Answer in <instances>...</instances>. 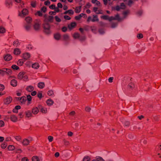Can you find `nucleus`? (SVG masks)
Returning <instances> with one entry per match:
<instances>
[{
	"mask_svg": "<svg viewBox=\"0 0 161 161\" xmlns=\"http://www.w3.org/2000/svg\"><path fill=\"white\" fill-rule=\"evenodd\" d=\"M73 37L75 39L79 37V35L78 33H75L73 34Z\"/></svg>",
	"mask_w": 161,
	"mask_h": 161,
	"instance_id": "obj_47",
	"label": "nucleus"
},
{
	"mask_svg": "<svg viewBox=\"0 0 161 161\" xmlns=\"http://www.w3.org/2000/svg\"><path fill=\"white\" fill-rule=\"evenodd\" d=\"M25 89L28 92H31L34 90V88L33 86L31 85H29L26 86Z\"/></svg>",
	"mask_w": 161,
	"mask_h": 161,
	"instance_id": "obj_9",
	"label": "nucleus"
},
{
	"mask_svg": "<svg viewBox=\"0 0 161 161\" xmlns=\"http://www.w3.org/2000/svg\"><path fill=\"white\" fill-rule=\"evenodd\" d=\"M25 20L28 23H30L31 22L32 19L30 17H27L25 18Z\"/></svg>",
	"mask_w": 161,
	"mask_h": 161,
	"instance_id": "obj_35",
	"label": "nucleus"
},
{
	"mask_svg": "<svg viewBox=\"0 0 161 161\" xmlns=\"http://www.w3.org/2000/svg\"><path fill=\"white\" fill-rule=\"evenodd\" d=\"M53 103L54 102L51 99H48L46 101V103L48 106H51L52 105Z\"/></svg>",
	"mask_w": 161,
	"mask_h": 161,
	"instance_id": "obj_21",
	"label": "nucleus"
},
{
	"mask_svg": "<svg viewBox=\"0 0 161 161\" xmlns=\"http://www.w3.org/2000/svg\"><path fill=\"white\" fill-rule=\"evenodd\" d=\"M5 74L4 69V68L2 69H0V74L2 75H4Z\"/></svg>",
	"mask_w": 161,
	"mask_h": 161,
	"instance_id": "obj_48",
	"label": "nucleus"
},
{
	"mask_svg": "<svg viewBox=\"0 0 161 161\" xmlns=\"http://www.w3.org/2000/svg\"><path fill=\"white\" fill-rule=\"evenodd\" d=\"M7 146V144L6 143L4 142L2 143L1 146V147L3 149H5Z\"/></svg>",
	"mask_w": 161,
	"mask_h": 161,
	"instance_id": "obj_39",
	"label": "nucleus"
},
{
	"mask_svg": "<svg viewBox=\"0 0 161 161\" xmlns=\"http://www.w3.org/2000/svg\"><path fill=\"white\" fill-rule=\"evenodd\" d=\"M5 4L7 7H10L12 5V3L11 0H6L5 1Z\"/></svg>",
	"mask_w": 161,
	"mask_h": 161,
	"instance_id": "obj_25",
	"label": "nucleus"
},
{
	"mask_svg": "<svg viewBox=\"0 0 161 161\" xmlns=\"http://www.w3.org/2000/svg\"><path fill=\"white\" fill-rule=\"evenodd\" d=\"M24 61L23 59H19L17 62V64L19 66H22L24 64Z\"/></svg>",
	"mask_w": 161,
	"mask_h": 161,
	"instance_id": "obj_32",
	"label": "nucleus"
},
{
	"mask_svg": "<svg viewBox=\"0 0 161 161\" xmlns=\"http://www.w3.org/2000/svg\"><path fill=\"white\" fill-rule=\"evenodd\" d=\"M4 69L5 73H6L8 75H10L12 73V71L10 69L4 68Z\"/></svg>",
	"mask_w": 161,
	"mask_h": 161,
	"instance_id": "obj_20",
	"label": "nucleus"
},
{
	"mask_svg": "<svg viewBox=\"0 0 161 161\" xmlns=\"http://www.w3.org/2000/svg\"><path fill=\"white\" fill-rule=\"evenodd\" d=\"M39 65L38 63H35L32 64V67L33 68L36 69H38L39 67Z\"/></svg>",
	"mask_w": 161,
	"mask_h": 161,
	"instance_id": "obj_24",
	"label": "nucleus"
},
{
	"mask_svg": "<svg viewBox=\"0 0 161 161\" xmlns=\"http://www.w3.org/2000/svg\"><path fill=\"white\" fill-rule=\"evenodd\" d=\"M3 58L5 61H8L12 59V57L10 54H7L4 56Z\"/></svg>",
	"mask_w": 161,
	"mask_h": 161,
	"instance_id": "obj_5",
	"label": "nucleus"
},
{
	"mask_svg": "<svg viewBox=\"0 0 161 161\" xmlns=\"http://www.w3.org/2000/svg\"><path fill=\"white\" fill-rule=\"evenodd\" d=\"M42 11L45 13L46 11L47 8L45 7H43L41 9Z\"/></svg>",
	"mask_w": 161,
	"mask_h": 161,
	"instance_id": "obj_56",
	"label": "nucleus"
},
{
	"mask_svg": "<svg viewBox=\"0 0 161 161\" xmlns=\"http://www.w3.org/2000/svg\"><path fill=\"white\" fill-rule=\"evenodd\" d=\"M4 122L2 120H0V127H3L4 126Z\"/></svg>",
	"mask_w": 161,
	"mask_h": 161,
	"instance_id": "obj_53",
	"label": "nucleus"
},
{
	"mask_svg": "<svg viewBox=\"0 0 161 161\" xmlns=\"http://www.w3.org/2000/svg\"><path fill=\"white\" fill-rule=\"evenodd\" d=\"M44 28L45 29V31L47 34H49L50 33V27L48 24L45 22L44 24Z\"/></svg>",
	"mask_w": 161,
	"mask_h": 161,
	"instance_id": "obj_2",
	"label": "nucleus"
},
{
	"mask_svg": "<svg viewBox=\"0 0 161 161\" xmlns=\"http://www.w3.org/2000/svg\"><path fill=\"white\" fill-rule=\"evenodd\" d=\"M25 75V73L24 72H20L18 74L17 78L19 80H22L23 79L24 75Z\"/></svg>",
	"mask_w": 161,
	"mask_h": 161,
	"instance_id": "obj_14",
	"label": "nucleus"
},
{
	"mask_svg": "<svg viewBox=\"0 0 161 161\" xmlns=\"http://www.w3.org/2000/svg\"><path fill=\"white\" fill-rule=\"evenodd\" d=\"M49 8L52 9H54L55 8V5L54 4H52L49 6Z\"/></svg>",
	"mask_w": 161,
	"mask_h": 161,
	"instance_id": "obj_60",
	"label": "nucleus"
},
{
	"mask_svg": "<svg viewBox=\"0 0 161 161\" xmlns=\"http://www.w3.org/2000/svg\"><path fill=\"white\" fill-rule=\"evenodd\" d=\"M44 21L45 23L52 20L53 18V16H47L46 14L44 15Z\"/></svg>",
	"mask_w": 161,
	"mask_h": 161,
	"instance_id": "obj_4",
	"label": "nucleus"
},
{
	"mask_svg": "<svg viewBox=\"0 0 161 161\" xmlns=\"http://www.w3.org/2000/svg\"><path fill=\"white\" fill-rule=\"evenodd\" d=\"M53 137L51 136L48 137V139L49 142H52L53 140Z\"/></svg>",
	"mask_w": 161,
	"mask_h": 161,
	"instance_id": "obj_52",
	"label": "nucleus"
},
{
	"mask_svg": "<svg viewBox=\"0 0 161 161\" xmlns=\"http://www.w3.org/2000/svg\"><path fill=\"white\" fill-rule=\"evenodd\" d=\"M137 37L139 39H141L143 37V35L142 34H139L137 35Z\"/></svg>",
	"mask_w": 161,
	"mask_h": 161,
	"instance_id": "obj_55",
	"label": "nucleus"
},
{
	"mask_svg": "<svg viewBox=\"0 0 161 161\" xmlns=\"http://www.w3.org/2000/svg\"><path fill=\"white\" fill-rule=\"evenodd\" d=\"M14 138L18 142H20L22 139L21 137L19 135L14 136Z\"/></svg>",
	"mask_w": 161,
	"mask_h": 161,
	"instance_id": "obj_29",
	"label": "nucleus"
},
{
	"mask_svg": "<svg viewBox=\"0 0 161 161\" xmlns=\"http://www.w3.org/2000/svg\"><path fill=\"white\" fill-rule=\"evenodd\" d=\"M81 10V7H78L76 8L75 12L77 13H79Z\"/></svg>",
	"mask_w": 161,
	"mask_h": 161,
	"instance_id": "obj_42",
	"label": "nucleus"
},
{
	"mask_svg": "<svg viewBox=\"0 0 161 161\" xmlns=\"http://www.w3.org/2000/svg\"><path fill=\"white\" fill-rule=\"evenodd\" d=\"M6 31V29L4 27H0V33L4 34L5 33Z\"/></svg>",
	"mask_w": 161,
	"mask_h": 161,
	"instance_id": "obj_28",
	"label": "nucleus"
},
{
	"mask_svg": "<svg viewBox=\"0 0 161 161\" xmlns=\"http://www.w3.org/2000/svg\"><path fill=\"white\" fill-rule=\"evenodd\" d=\"M47 94L48 96H51L54 93L52 90H49L48 91Z\"/></svg>",
	"mask_w": 161,
	"mask_h": 161,
	"instance_id": "obj_44",
	"label": "nucleus"
},
{
	"mask_svg": "<svg viewBox=\"0 0 161 161\" xmlns=\"http://www.w3.org/2000/svg\"><path fill=\"white\" fill-rule=\"evenodd\" d=\"M32 113L34 114H36L39 112V110L37 108L35 107L32 109Z\"/></svg>",
	"mask_w": 161,
	"mask_h": 161,
	"instance_id": "obj_19",
	"label": "nucleus"
},
{
	"mask_svg": "<svg viewBox=\"0 0 161 161\" xmlns=\"http://www.w3.org/2000/svg\"><path fill=\"white\" fill-rule=\"evenodd\" d=\"M11 85L15 87L17 85V81L16 80L13 79L11 80L10 81Z\"/></svg>",
	"mask_w": 161,
	"mask_h": 161,
	"instance_id": "obj_13",
	"label": "nucleus"
},
{
	"mask_svg": "<svg viewBox=\"0 0 161 161\" xmlns=\"http://www.w3.org/2000/svg\"><path fill=\"white\" fill-rule=\"evenodd\" d=\"M11 68L14 69L18 70L19 68L18 66L16 65H13L12 66Z\"/></svg>",
	"mask_w": 161,
	"mask_h": 161,
	"instance_id": "obj_41",
	"label": "nucleus"
},
{
	"mask_svg": "<svg viewBox=\"0 0 161 161\" xmlns=\"http://www.w3.org/2000/svg\"><path fill=\"white\" fill-rule=\"evenodd\" d=\"M98 19L97 16V15H93V18L92 19V22H95L98 21Z\"/></svg>",
	"mask_w": 161,
	"mask_h": 161,
	"instance_id": "obj_34",
	"label": "nucleus"
},
{
	"mask_svg": "<svg viewBox=\"0 0 161 161\" xmlns=\"http://www.w3.org/2000/svg\"><path fill=\"white\" fill-rule=\"evenodd\" d=\"M67 135L69 136H72L73 135V133L71 131H69L68 132Z\"/></svg>",
	"mask_w": 161,
	"mask_h": 161,
	"instance_id": "obj_63",
	"label": "nucleus"
},
{
	"mask_svg": "<svg viewBox=\"0 0 161 161\" xmlns=\"http://www.w3.org/2000/svg\"><path fill=\"white\" fill-rule=\"evenodd\" d=\"M10 119L13 122H16L18 119L17 117L14 115H12L10 116Z\"/></svg>",
	"mask_w": 161,
	"mask_h": 161,
	"instance_id": "obj_12",
	"label": "nucleus"
},
{
	"mask_svg": "<svg viewBox=\"0 0 161 161\" xmlns=\"http://www.w3.org/2000/svg\"><path fill=\"white\" fill-rule=\"evenodd\" d=\"M22 79L25 81H27L28 80V76L27 75H25Z\"/></svg>",
	"mask_w": 161,
	"mask_h": 161,
	"instance_id": "obj_50",
	"label": "nucleus"
},
{
	"mask_svg": "<svg viewBox=\"0 0 161 161\" xmlns=\"http://www.w3.org/2000/svg\"><path fill=\"white\" fill-rule=\"evenodd\" d=\"M21 161H29V159L26 157H24L22 158Z\"/></svg>",
	"mask_w": 161,
	"mask_h": 161,
	"instance_id": "obj_64",
	"label": "nucleus"
},
{
	"mask_svg": "<svg viewBox=\"0 0 161 161\" xmlns=\"http://www.w3.org/2000/svg\"><path fill=\"white\" fill-rule=\"evenodd\" d=\"M69 36L68 35L65 34L63 36V40L65 41H67L69 39Z\"/></svg>",
	"mask_w": 161,
	"mask_h": 161,
	"instance_id": "obj_33",
	"label": "nucleus"
},
{
	"mask_svg": "<svg viewBox=\"0 0 161 161\" xmlns=\"http://www.w3.org/2000/svg\"><path fill=\"white\" fill-rule=\"evenodd\" d=\"M93 11L97 14H102L103 11L101 10H97V8H93Z\"/></svg>",
	"mask_w": 161,
	"mask_h": 161,
	"instance_id": "obj_17",
	"label": "nucleus"
},
{
	"mask_svg": "<svg viewBox=\"0 0 161 161\" xmlns=\"http://www.w3.org/2000/svg\"><path fill=\"white\" fill-rule=\"evenodd\" d=\"M62 30L63 32H65L67 30V28L66 27H64L62 28Z\"/></svg>",
	"mask_w": 161,
	"mask_h": 161,
	"instance_id": "obj_61",
	"label": "nucleus"
},
{
	"mask_svg": "<svg viewBox=\"0 0 161 161\" xmlns=\"http://www.w3.org/2000/svg\"><path fill=\"white\" fill-rule=\"evenodd\" d=\"M38 97L40 98L41 99L42 97V93L41 92H39L38 93L37 95Z\"/></svg>",
	"mask_w": 161,
	"mask_h": 161,
	"instance_id": "obj_46",
	"label": "nucleus"
},
{
	"mask_svg": "<svg viewBox=\"0 0 161 161\" xmlns=\"http://www.w3.org/2000/svg\"><path fill=\"white\" fill-rule=\"evenodd\" d=\"M17 100H19V102L22 104L25 103L26 100V98L25 97H16Z\"/></svg>",
	"mask_w": 161,
	"mask_h": 161,
	"instance_id": "obj_8",
	"label": "nucleus"
},
{
	"mask_svg": "<svg viewBox=\"0 0 161 161\" xmlns=\"http://www.w3.org/2000/svg\"><path fill=\"white\" fill-rule=\"evenodd\" d=\"M36 1H33L31 2V5L33 7L35 8L36 6Z\"/></svg>",
	"mask_w": 161,
	"mask_h": 161,
	"instance_id": "obj_45",
	"label": "nucleus"
},
{
	"mask_svg": "<svg viewBox=\"0 0 161 161\" xmlns=\"http://www.w3.org/2000/svg\"><path fill=\"white\" fill-rule=\"evenodd\" d=\"M25 29L27 31L30 30L31 29V26L30 25H27L25 26Z\"/></svg>",
	"mask_w": 161,
	"mask_h": 161,
	"instance_id": "obj_51",
	"label": "nucleus"
},
{
	"mask_svg": "<svg viewBox=\"0 0 161 161\" xmlns=\"http://www.w3.org/2000/svg\"><path fill=\"white\" fill-rule=\"evenodd\" d=\"M5 88V86L4 85L2 84H0V91H3Z\"/></svg>",
	"mask_w": 161,
	"mask_h": 161,
	"instance_id": "obj_49",
	"label": "nucleus"
},
{
	"mask_svg": "<svg viewBox=\"0 0 161 161\" xmlns=\"http://www.w3.org/2000/svg\"><path fill=\"white\" fill-rule=\"evenodd\" d=\"M50 3L49 1L47 0L44 2V4L46 5H48L50 4Z\"/></svg>",
	"mask_w": 161,
	"mask_h": 161,
	"instance_id": "obj_62",
	"label": "nucleus"
},
{
	"mask_svg": "<svg viewBox=\"0 0 161 161\" xmlns=\"http://www.w3.org/2000/svg\"><path fill=\"white\" fill-rule=\"evenodd\" d=\"M21 52L19 48H15L14 50V53L15 55H19L20 54Z\"/></svg>",
	"mask_w": 161,
	"mask_h": 161,
	"instance_id": "obj_15",
	"label": "nucleus"
},
{
	"mask_svg": "<svg viewBox=\"0 0 161 161\" xmlns=\"http://www.w3.org/2000/svg\"><path fill=\"white\" fill-rule=\"evenodd\" d=\"M41 23L39 22L35 23L33 26L34 29L36 31L39 30L40 28Z\"/></svg>",
	"mask_w": 161,
	"mask_h": 161,
	"instance_id": "obj_7",
	"label": "nucleus"
},
{
	"mask_svg": "<svg viewBox=\"0 0 161 161\" xmlns=\"http://www.w3.org/2000/svg\"><path fill=\"white\" fill-rule=\"evenodd\" d=\"M32 161H42V159L40 157L37 156H34L31 158Z\"/></svg>",
	"mask_w": 161,
	"mask_h": 161,
	"instance_id": "obj_11",
	"label": "nucleus"
},
{
	"mask_svg": "<svg viewBox=\"0 0 161 161\" xmlns=\"http://www.w3.org/2000/svg\"><path fill=\"white\" fill-rule=\"evenodd\" d=\"M40 111L43 114H46L47 112V109L45 108H42L40 109Z\"/></svg>",
	"mask_w": 161,
	"mask_h": 161,
	"instance_id": "obj_31",
	"label": "nucleus"
},
{
	"mask_svg": "<svg viewBox=\"0 0 161 161\" xmlns=\"http://www.w3.org/2000/svg\"><path fill=\"white\" fill-rule=\"evenodd\" d=\"M128 87L129 89H133L135 87V85L134 84L132 83H130L128 85Z\"/></svg>",
	"mask_w": 161,
	"mask_h": 161,
	"instance_id": "obj_38",
	"label": "nucleus"
},
{
	"mask_svg": "<svg viewBox=\"0 0 161 161\" xmlns=\"http://www.w3.org/2000/svg\"><path fill=\"white\" fill-rule=\"evenodd\" d=\"M45 85L44 82H40L37 84L38 87L40 89H42L45 87Z\"/></svg>",
	"mask_w": 161,
	"mask_h": 161,
	"instance_id": "obj_18",
	"label": "nucleus"
},
{
	"mask_svg": "<svg viewBox=\"0 0 161 161\" xmlns=\"http://www.w3.org/2000/svg\"><path fill=\"white\" fill-rule=\"evenodd\" d=\"M21 143L23 146H26L29 144L30 141L29 139L25 138L21 141Z\"/></svg>",
	"mask_w": 161,
	"mask_h": 161,
	"instance_id": "obj_3",
	"label": "nucleus"
},
{
	"mask_svg": "<svg viewBox=\"0 0 161 161\" xmlns=\"http://www.w3.org/2000/svg\"><path fill=\"white\" fill-rule=\"evenodd\" d=\"M76 25V23L74 22L69 24L68 25V28L70 30H71L75 28Z\"/></svg>",
	"mask_w": 161,
	"mask_h": 161,
	"instance_id": "obj_10",
	"label": "nucleus"
},
{
	"mask_svg": "<svg viewBox=\"0 0 161 161\" xmlns=\"http://www.w3.org/2000/svg\"><path fill=\"white\" fill-rule=\"evenodd\" d=\"M65 19L66 20H70L71 19L70 17L68 15H65L64 16Z\"/></svg>",
	"mask_w": 161,
	"mask_h": 161,
	"instance_id": "obj_58",
	"label": "nucleus"
},
{
	"mask_svg": "<svg viewBox=\"0 0 161 161\" xmlns=\"http://www.w3.org/2000/svg\"><path fill=\"white\" fill-rule=\"evenodd\" d=\"M68 14L72 15L74 14V11L72 10H68Z\"/></svg>",
	"mask_w": 161,
	"mask_h": 161,
	"instance_id": "obj_57",
	"label": "nucleus"
},
{
	"mask_svg": "<svg viewBox=\"0 0 161 161\" xmlns=\"http://www.w3.org/2000/svg\"><path fill=\"white\" fill-rule=\"evenodd\" d=\"M101 18L103 19L108 20L109 21H110L112 20L111 18L109 17L107 15H103L101 17Z\"/></svg>",
	"mask_w": 161,
	"mask_h": 161,
	"instance_id": "obj_23",
	"label": "nucleus"
},
{
	"mask_svg": "<svg viewBox=\"0 0 161 161\" xmlns=\"http://www.w3.org/2000/svg\"><path fill=\"white\" fill-rule=\"evenodd\" d=\"M56 21L60 22L61 21V19L57 16H56L55 17Z\"/></svg>",
	"mask_w": 161,
	"mask_h": 161,
	"instance_id": "obj_54",
	"label": "nucleus"
},
{
	"mask_svg": "<svg viewBox=\"0 0 161 161\" xmlns=\"http://www.w3.org/2000/svg\"><path fill=\"white\" fill-rule=\"evenodd\" d=\"M25 117L27 118H29L32 116V114L30 111H27L25 112Z\"/></svg>",
	"mask_w": 161,
	"mask_h": 161,
	"instance_id": "obj_16",
	"label": "nucleus"
},
{
	"mask_svg": "<svg viewBox=\"0 0 161 161\" xmlns=\"http://www.w3.org/2000/svg\"><path fill=\"white\" fill-rule=\"evenodd\" d=\"M54 37L55 39L59 40L61 37V36L59 34L56 33L54 35Z\"/></svg>",
	"mask_w": 161,
	"mask_h": 161,
	"instance_id": "obj_26",
	"label": "nucleus"
},
{
	"mask_svg": "<svg viewBox=\"0 0 161 161\" xmlns=\"http://www.w3.org/2000/svg\"><path fill=\"white\" fill-rule=\"evenodd\" d=\"M27 99L28 102V104L30 103V102L31 101L32 97L30 95H28L27 96Z\"/></svg>",
	"mask_w": 161,
	"mask_h": 161,
	"instance_id": "obj_36",
	"label": "nucleus"
},
{
	"mask_svg": "<svg viewBox=\"0 0 161 161\" xmlns=\"http://www.w3.org/2000/svg\"><path fill=\"white\" fill-rule=\"evenodd\" d=\"M12 98L11 97L8 96L4 100V103L5 104H9L12 101Z\"/></svg>",
	"mask_w": 161,
	"mask_h": 161,
	"instance_id": "obj_1",
	"label": "nucleus"
},
{
	"mask_svg": "<svg viewBox=\"0 0 161 161\" xmlns=\"http://www.w3.org/2000/svg\"><path fill=\"white\" fill-rule=\"evenodd\" d=\"M90 160H91L90 158L88 156H86L83 159V161H90Z\"/></svg>",
	"mask_w": 161,
	"mask_h": 161,
	"instance_id": "obj_37",
	"label": "nucleus"
},
{
	"mask_svg": "<svg viewBox=\"0 0 161 161\" xmlns=\"http://www.w3.org/2000/svg\"><path fill=\"white\" fill-rule=\"evenodd\" d=\"M19 44V42L18 41H15L14 42V46H17Z\"/></svg>",
	"mask_w": 161,
	"mask_h": 161,
	"instance_id": "obj_59",
	"label": "nucleus"
},
{
	"mask_svg": "<svg viewBox=\"0 0 161 161\" xmlns=\"http://www.w3.org/2000/svg\"><path fill=\"white\" fill-rule=\"evenodd\" d=\"M20 108L21 107L19 105L16 106L13 109V111L14 113H17L18 112V110L20 109Z\"/></svg>",
	"mask_w": 161,
	"mask_h": 161,
	"instance_id": "obj_22",
	"label": "nucleus"
},
{
	"mask_svg": "<svg viewBox=\"0 0 161 161\" xmlns=\"http://www.w3.org/2000/svg\"><path fill=\"white\" fill-rule=\"evenodd\" d=\"M22 13L23 15H25L28 14V11L27 9H24L22 10Z\"/></svg>",
	"mask_w": 161,
	"mask_h": 161,
	"instance_id": "obj_30",
	"label": "nucleus"
},
{
	"mask_svg": "<svg viewBox=\"0 0 161 161\" xmlns=\"http://www.w3.org/2000/svg\"><path fill=\"white\" fill-rule=\"evenodd\" d=\"M30 57V54L28 53H26L23 54L22 57L25 60L29 59Z\"/></svg>",
	"mask_w": 161,
	"mask_h": 161,
	"instance_id": "obj_6",
	"label": "nucleus"
},
{
	"mask_svg": "<svg viewBox=\"0 0 161 161\" xmlns=\"http://www.w3.org/2000/svg\"><path fill=\"white\" fill-rule=\"evenodd\" d=\"M35 15L36 16H42V14L40 11H38L35 13Z\"/></svg>",
	"mask_w": 161,
	"mask_h": 161,
	"instance_id": "obj_40",
	"label": "nucleus"
},
{
	"mask_svg": "<svg viewBox=\"0 0 161 161\" xmlns=\"http://www.w3.org/2000/svg\"><path fill=\"white\" fill-rule=\"evenodd\" d=\"M7 148L9 151H13L15 149V147L14 145H10L8 146Z\"/></svg>",
	"mask_w": 161,
	"mask_h": 161,
	"instance_id": "obj_27",
	"label": "nucleus"
},
{
	"mask_svg": "<svg viewBox=\"0 0 161 161\" xmlns=\"http://www.w3.org/2000/svg\"><path fill=\"white\" fill-rule=\"evenodd\" d=\"M96 158L97 161H105V160L101 157H97Z\"/></svg>",
	"mask_w": 161,
	"mask_h": 161,
	"instance_id": "obj_43",
	"label": "nucleus"
}]
</instances>
